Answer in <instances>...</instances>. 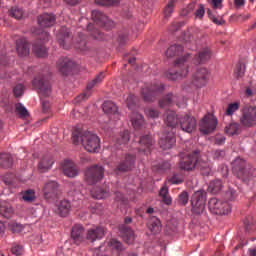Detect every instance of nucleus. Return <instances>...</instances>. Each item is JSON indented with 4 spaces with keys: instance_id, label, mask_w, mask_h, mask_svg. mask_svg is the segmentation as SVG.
<instances>
[{
    "instance_id": "nucleus-8",
    "label": "nucleus",
    "mask_w": 256,
    "mask_h": 256,
    "mask_svg": "<svg viewBox=\"0 0 256 256\" xmlns=\"http://www.w3.org/2000/svg\"><path fill=\"white\" fill-rule=\"evenodd\" d=\"M208 209L213 215H229L231 213V205L229 202L211 198L208 202Z\"/></svg>"
},
{
    "instance_id": "nucleus-22",
    "label": "nucleus",
    "mask_w": 256,
    "mask_h": 256,
    "mask_svg": "<svg viewBox=\"0 0 256 256\" xmlns=\"http://www.w3.org/2000/svg\"><path fill=\"white\" fill-rule=\"evenodd\" d=\"M105 79V74L103 72H101L100 74H98L95 79H93L90 83H88L86 89L87 91L84 92L81 96H79V101H84V99H88V97L91 95V89L95 86V85H99V83H101V81H103Z\"/></svg>"
},
{
    "instance_id": "nucleus-51",
    "label": "nucleus",
    "mask_w": 256,
    "mask_h": 256,
    "mask_svg": "<svg viewBox=\"0 0 256 256\" xmlns=\"http://www.w3.org/2000/svg\"><path fill=\"white\" fill-rule=\"evenodd\" d=\"M185 177L183 175L174 174L168 181L172 183V185H181L183 183Z\"/></svg>"
},
{
    "instance_id": "nucleus-6",
    "label": "nucleus",
    "mask_w": 256,
    "mask_h": 256,
    "mask_svg": "<svg viewBox=\"0 0 256 256\" xmlns=\"http://www.w3.org/2000/svg\"><path fill=\"white\" fill-rule=\"evenodd\" d=\"M176 67H178L179 71L170 70L167 72V77L171 81H177V79H184V77L189 75V64H187V58H178L176 60Z\"/></svg>"
},
{
    "instance_id": "nucleus-47",
    "label": "nucleus",
    "mask_w": 256,
    "mask_h": 256,
    "mask_svg": "<svg viewBox=\"0 0 256 256\" xmlns=\"http://www.w3.org/2000/svg\"><path fill=\"white\" fill-rule=\"evenodd\" d=\"M209 189H211L212 193H219V191L223 189V182H221V180L212 181L209 185Z\"/></svg>"
},
{
    "instance_id": "nucleus-29",
    "label": "nucleus",
    "mask_w": 256,
    "mask_h": 256,
    "mask_svg": "<svg viewBox=\"0 0 256 256\" xmlns=\"http://www.w3.org/2000/svg\"><path fill=\"white\" fill-rule=\"evenodd\" d=\"M135 165V156L128 155L124 162H122L116 169V173L119 171H130L132 167Z\"/></svg>"
},
{
    "instance_id": "nucleus-12",
    "label": "nucleus",
    "mask_w": 256,
    "mask_h": 256,
    "mask_svg": "<svg viewBox=\"0 0 256 256\" xmlns=\"http://www.w3.org/2000/svg\"><path fill=\"white\" fill-rule=\"evenodd\" d=\"M179 125L185 133H192L197 128V120L189 114H184L179 116Z\"/></svg>"
},
{
    "instance_id": "nucleus-9",
    "label": "nucleus",
    "mask_w": 256,
    "mask_h": 256,
    "mask_svg": "<svg viewBox=\"0 0 256 256\" xmlns=\"http://www.w3.org/2000/svg\"><path fill=\"white\" fill-rule=\"evenodd\" d=\"M242 127H255L256 125V106H245L240 117Z\"/></svg>"
},
{
    "instance_id": "nucleus-5",
    "label": "nucleus",
    "mask_w": 256,
    "mask_h": 256,
    "mask_svg": "<svg viewBox=\"0 0 256 256\" xmlns=\"http://www.w3.org/2000/svg\"><path fill=\"white\" fill-rule=\"evenodd\" d=\"M210 80L211 71L205 67H200L192 75L191 87H195V89H203V87H207Z\"/></svg>"
},
{
    "instance_id": "nucleus-10",
    "label": "nucleus",
    "mask_w": 256,
    "mask_h": 256,
    "mask_svg": "<svg viewBox=\"0 0 256 256\" xmlns=\"http://www.w3.org/2000/svg\"><path fill=\"white\" fill-rule=\"evenodd\" d=\"M103 177H105V169L103 166H92L88 168L85 173V181L88 185H95V183H99Z\"/></svg>"
},
{
    "instance_id": "nucleus-45",
    "label": "nucleus",
    "mask_w": 256,
    "mask_h": 256,
    "mask_svg": "<svg viewBox=\"0 0 256 256\" xmlns=\"http://www.w3.org/2000/svg\"><path fill=\"white\" fill-rule=\"evenodd\" d=\"M175 3H177V0H170L167 4V6L164 9V17L168 19V17H171L173 15V9L175 7Z\"/></svg>"
},
{
    "instance_id": "nucleus-1",
    "label": "nucleus",
    "mask_w": 256,
    "mask_h": 256,
    "mask_svg": "<svg viewBox=\"0 0 256 256\" xmlns=\"http://www.w3.org/2000/svg\"><path fill=\"white\" fill-rule=\"evenodd\" d=\"M72 141L75 145L81 143L88 153H99L101 147L99 136L90 131L75 130L72 134Z\"/></svg>"
},
{
    "instance_id": "nucleus-44",
    "label": "nucleus",
    "mask_w": 256,
    "mask_h": 256,
    "mask_svg": "<svg viewBox=\"0 0 256 256\" xmlns=\"http://www.w3.org/2000/svg\"><path fill=\"white\" fill-rule=\"evenodd\" d=\"M239 107H241V103L234 102L228 105V108L226 109V115L233 116L235 112L239 111Z\"/></svg>"
},
{
    "instance_id": "nucleus-19",
    "label": "nucleus",
    "mask_w": 256,
    "mask_h": 256,
    "mask_svg": "<svg viewBox=\"0 0 256 256\" xmlns=\"http://www.w3.org/2000/svg\"><path fill=\"white\" fill-rule=\"evenodd\" d=\"M58 189L59 184L56 181H48L47 183H45L43 188L45 199H53V197H56Z\"/></svg>"
},
{
    "instance_id": "nucleus-55",
    "label": "nucleus",
    "mask_w": 256,
    "mask_h": 256,
    "mask_svg": "<svg viewBox=\"0 0 256 256\" xmlns=\"http://www.w3.org/2000/svg\"><path fill=\"white\" fill-rule=\"evenodd\" d=\"M208 15L211 21H213V23L216 25H223L225 23V19H223V17L217 18L215 15H213V13H211V10H208Z\"/></svg>"
},
{
    "instance_id": "nucleus-56",
    "label": "nucleus",
    "mask_w": 256,
    "mask_h": 256,
    "mask_svg": "<svg viewBox=\"0 0 256 256\" xmlns=\"http://www.w3.org/2000/svg\"><path fill=\"white\" fill-rule=\"evenodd\" d=\"M194 15L196 19H203V17H205V6L200 4Z\"/></svg>"
},
{
    "instance_id": "nucleus-38",
    "label": "nucleus",
    "mask_w": 256,
    "mask_h": 256,
    "mask_svg": "<svg viewBox=\"0 0 256 256\" xmlns=\"http://www.w3.org/2000/svg\"><path fill=\"white\" fill-rule=\"evenodd\" d=\"M90 193L94 199H105L109 195V192L103 191V189L99 187H95L90 190Z\"/></svg>"
},
{
    "instance_id": "nucleus-57",
    "label": "nucleus",
    "mask_w": 256,
    "mask_h": 256,
    "mask_svg": "<svg viewBox=\"0 0 256 256\" xmlns=\"http://www.w3.org/2000/svg\"><path fill=\"white\" fill-rule=\"evenodd\" d=\"M145 114L150 119H157V117H159V112L157 110L153 109V108H147L145 110Z\"/></svg>"
},
{
    "instance_id": "nucleus-36",
    "label": "nucleus",
    "mask_w": 256,
    "mask_h": 256,
    "mask_svg": "<svg viewBox=\"0 0 256 256\" xmlns=\"http://www.w3.org/2000/svg\"><path fill=\"white\" fill-rule=\"evenodd\" d=\"M32 51L36 57L45 58L49 55L47 48L43 44L35 43L33 45Z\"/></svg>"
},
{
    "instance_id": "nucleus-30",
    "label": "nucleus",
    "mask_w": 256,
    "mask_h": 256,
    "mask_svg": "<svg viewBox=\"0 0 256 256\" xmlns=\"http://www.w3.org/2000/svg\"><path fill=\"white\" fill-rule=\"evenodd\" d=\"M139 143L142 145V147H144L142 148V151H144L147 155L149 151H151V147H153V143H155V141H153V138H151L150 135H146L140 137Z\"/></svg>"
},
{
    "instance_id": "nucleus-33",
    "label": "nucleus",
    "mask_w": 256,
    "mask_h": 256,
    "mask_svg": "<svg viewBox=\"0 0 256 256\" xmlns=\"http://www.w3.org/2000/svg\"><path fill=\"white\" fill-rule=\"evenodd\" d=\"M71 211V202L69 200H61L58 204V215L60 217H67Z\"/></svg>"
},
{
    "instance_id": "nucleus-63",
    "label": "nucleus",
    "mask_w": 256,
    "mask_h": 256,
    "mask_svg": "<svg viewBox=\"0 0 256 256\" xmlns=\"http://www.w3.org/2000/svg\"><path fill=\"white\" fill-rule=\"evenodd\" d=\"M213 9H222L223 2L221 0H212Z\"/></svg>"
},
{
    "instance_id": "nucleus-50",
    "label": "nucleus",
    "mask_w": 256,
    "mask_h": 256,
    "mask_svg": "<svg viewBox=\"0 0 256 256\" xmlns=\"http://www.w3.org/2000/svg\"><path fill=\"white\" fill-rule=\"evenodd\" d=\"M22 198L27 203H32V201H35V191L33 190H27L22 194Z\"/></svg>"
},
{
    "instance_id": "nucleus-32",
    "label": "nucleus",
    "mask_w": 256,
    "mask_h": 256,
    "mask_svg": "<svg viewBox=\"0 0 256 256\" xmlns=\"http://www.w3.org/2000/svg\"><path fill=\"white\" fill-rule=\"evenodd\" d=\"M161 220L157 217H152L148 222V229L151 231L153 235H157V233H161Z\"/></svg>"
},
{
    "instance_id": "nucleus-14",
    "label": "nucleus",
    "mask_w": 256,
    "mask_h": 256,
    "mask_svg": "<svg viewBox=\"0 0 256 256\" xmlns=\"http://www.w3.org/2000/svg\"><path fill=\"white\" fill-rule=\"evenodd\" d=\"M92 20L95 25H99V27H105V29H111L114 26V23L109 17L102 14L99 10L92 11Z\"/></svg>"
},
{
    "instance_id": "nucleus-40",
    "label": "nucleus",
    "mask_w": 256,
    "mask_h": 256,
    "mask_svg": "<svg viewBox=\"0 0 256 256\" xmlns=\"http://www.w3.org/2000/svg\"><path fill=\"white\" fill-rule=\"evenodd\" d=\"M175 101V97L173 94H167L165 97H163L160 102L159 105L160 107L163 109L165 107H169L171 106V104Z\"/></svg>"
},
{
    "instance_id": "nucleus-27",
    "label": "nucleus",
    "mask_w": 256,
    "mask_h": 256,
    "mask_svg": "<svg viewBox=\"0 0 256 256\" xmlns=\"http://www.w3.org/2000/svg\"><path fill=\"white\" fill-rule=\"evenodd\" d=\"M53 163H55V161L53 160V157H51V155H45L41 158L39 165H38V169L42 173H45V172L49 171V169H51V167H53Z\"/></svg>"
},
{
    "instance_id": "nucleus-16",
    "label": "nucleus",
    "mask_w": 256,
    "mask_h": 256,
    "mask_svg": "<svg viewBox=\"0 0 256 256\" xmlns=\"http://www.w3.org/2000/svg\"><path fill=\"white\" fill-rule=\"evenodd\" d=\"M175 143H177V140L175 138V132L163 133L161 135L159 145L161 149H164V151L167 149H171L173 146H175Z\"/></svg>"
},
{
    "instance_id": "nucleus-61",
    "label": "nucleus",
    "mask_w": 256,
    "mask_h": 256,
    "mask_svg": "<svg viewBox=\"0 0 256 256\" xmlns=\"http://www.w3.org/2000/svg\"><path fill=\"white\" fill-rule=\"evenodd\" d=\"M23 93H25V87L22 84H18L14 88V95H15V97H22Z\"/></svg>"
},
{
    "instance_id": "nucleus-58",
    "label": "nucleus",
    "mask_w": 256,
    "mask_h": 256,
    "mask_svg": "<svg viewBox=\"0 0 256 256\" xmlns=\"http://www.w3.org/2000/svg\"><path fill=\"white\" fill-rule=\"evenodd\" d=\"M11 251H12V254L16 256L23 255V253H25V249L23 248L22 245L13 246Z\"/></svg>"
},
{
    "instance_id": "nucleus-35",
    "label": "nucleus",
    "mask_w": 256,
    "mask_h": 256,
    "mask_svg": "<svg viewBox=\"0 0 256 256\" xmlns=\"http://www.w3.org/2000/svg\"><path fill=\"white\" fill-rule=\"evenodd\" d=\"M13 207L8 202H2L0 205V214L2 217H5L6 219H10V217H13Z\"/></svg>"
},
{
    "instance_id": "nucleus-49",
    "label": "nucleus",
    "mask_w": 256,
    "mask_h": 256,
    "mask_svg": "<svg viewBox=\"0 0 256 256\" xmlns=\"http://www.w3.org/2000/svg\"><path fill=\"white\" fill-rule=\"evenodd\" d=\"M193 11H195V3H191L182 9L181 15L182 17H191V15H193Z\"/></svg>"
},
{
    "instance_id": "nucleus-42",
    "label": "nucleus",
    "mask_w": 256,
    "mask_h": 256,
    "mask_svg": "<svg viewBox=\"0 0 256 256\" xmlns=\"http://www.w3.org/2000/svg\"><path fill=\"white\" fill-rule=\"evenodd\" d=\"M87 30L90 31V33H91L92 37H94V39H97L98 41L105 39L103 37V33H101V31H99L97 28H95L93 30V24H88Z\"/></svg>"
},
{
    "instance_id": "nucleus-28",
    "label": "nucleus",
    "mask_w": 256,
    "mask_h": 256,
    "mask_svg": "<svg viewBox=\"0 0 256 256\" xmlns=\"http://www.w3.org/2000/svg\"><path fill=\"white\" fill-rule=\"evenodd\" d=\"M132 127L137 130L145 125V118L139 112H133L130 116Z\"/></svg>"
},
{
    "instance_id": "nucleus-13",
    "label": "nucleus",
    "mask_w": 256,
    "mask_h": 256,
    "mask_svg": "<svg viewBox=\"0 0 256 256\" xmlns=\"http://www.w3.org/2000/svg\"><path fill=\"white\" fill-rule=\"evenodd\" d=\"M102 109L106 117H108L109 123H111V121H119V119H121L119 108H117V105L113 103V101H105L102 105Z\"/></svg>"
},
{
    "instance_id": "nucleus-3",
    "label": "nucleus",
    "mask_w": 256,
    "mask_h": 256,
    "mask_svg": "<svg viewBox=\"0 0 256 256\" xmlns=\"http://www.w3.org/2000/svg\"><path fill=\"white\" fill-rule=\"evenodd\" d=\"M232 169L234 175L247 183V185H255L256 183V170L255 168L247 167V163L242 158H236L232 162Z\"/></svg>"
},
{
    "instance_id": "nucleus-7",
    "label": "nucleus",
    "mask_w": 256,
    "mask_h": 256,
    "mask_svg": "<svg viewBox=\"0 0 256 256\" xmlns=\"http://www.w3.org/2000/svg\"><path fill=\"white\" fill-rule=\"evenodd\" d=\"M207 201V192L200 190L194 192L191 198L192 213L201 215L205 211V203Z\"/></svg>"
},
{
    "instance_id": "nucleus-52",
    "label": "nucleus",
    "mask_w": 256,
    "mask_h": 256,
    "mask_svg": "<svg viewBox=\"0 0 256 256\" xmlns=\"http://www.w3.org/2000/svg\"><path fill=\"white\" fill-rule=\"evenodd\" d=\"M118 145H125L129 143V131H124L120 134V138L117 140Z\"/></svg>"
},
{
    "instance_id": "nucleus-37",
    "label": "nucleus",
    "mask_w": 256,
    "mask_h": 256,
    "mask_svg": "<svg viewBox=\"0 0 256 256\" xmlns=\"http://www.w3.org/2000/svg\"><path fill=\"white\" fill-rule=\"evenodd\" d=\"M13 165V157L9 153L0 154V167H11Z\"/></svg>"
},
{
    "instance_id": "nucleus-54",
    "label": "nucleus",
    "mask_w": 256,
    "mask_h": 256,
    "mask_svg": "<svg viewBox=\"0 0 256 256\" xmlns=\"http://www.w3.org/2000/svg\"><path fill=\"white\" fill-rule=\"evenodd\" d=\"M11 17H14V19H23V9L21 8H12L10 10Z\"/></svg>"
},
{
    "instance_id": "nucleus-15",
    "label": "nucleus",
    "mask_w": 256,
    "mask_h": 256,
    "mask_svg": "<svg viewBox=\"0 0 256 256\" xmlns=\"http://www.w3.org/2000/svg\"><path fill=\"white\" fill-rule=\"evenodd\" d=\"M105 237V228L102 226H93L92 228H89L86 233V241H89L90 243H95V241H99Z\"/></svg>"
},
{
    "instance_id": "nucleus-62",
    "label": "nucleus",
    "mask_w": 256,
    "mask_h": 256,
    "mask_svg": "<svg viewBox=\"0 0 256 256\" xmlns=\"http://www.w3.org/2000/svg\"><path fill=\"white\" fill-rule=\"evenodd\" d=\"M236 77H243V75H245V66L244 64H239L235 71H234Z\"/></svg>"
},
{
    "instance_id": "nucleus-4",
    "label": "nucleus",
    "mask_w": 256,
    "mask_h": 256,
    "mask_svg": "<svg viewBox=\"0 0 256 256\" xmlns=\"http://www.w3.org/2000/svg\"><path fill=\"white\" fill-rule=\"evenodd\" d=\"M32 85L34 89L38 90V93L41 96L42 109L47 113V111H49L50 104L49 101L43 100V97H49V95H51V84L49 83V79L45 76H38L34 78Z\"/></svg>"
},
{
    "instance_id": "nucleus-2",
    "label": "nucleus",
    "mask_w": 256,
    "mask_h": 256,
    "mask_svg": "<svg viewBox=\"0 0 256 256\" xmlns=\"http://www.w3.org/2000/svg\"><path fill=\"white\" fill-rule=\"evenodd\" d=\"M198 167L202 175H211V162L208 161L207 156L199 158V150L194 151L188 155L186 160L180 162V169L184 171H193Z\"/></svg>"
},
{
    "instance_id": "nucleus-20",
    "label": "nucleus",
    "mask_w": 256,
    "mask_h": 256,
    "mask_svg": "<svg viewBox=\"0 0 256 256\" xmlns=\"http://www.w3.org/2000/svg\"><path fill=\"white\" fill-rule=\"evenodd\" d=\"M85 229L83 228V225L76 224L72 227L71 237L73 239V243L75 245H81L83 241H85V237H83Z\"/></svg>"
},
{
    "instance_id": "nucleus-43",
    "label": "nucleus",
    "mask_w": 256,
    "mask_h": 256,
    "mask_svg": "<svg viewBox=\"0 0 256 256\" xmlns=\"http://www.w3.org/2000/svg\"><path fill=\"white\" fill-rule=\"evenodd\" d=\"M8 227L12 231V233H23V230L25 229V226L23 224L17 222H10L8 224Z\"/></svg>"
},
{
    "instance_id": "nucleus-39",
    "label": "nucleus",
    "mask_w": 256,
    "mask_h": 256,
    "mask_svg": "<svg viewBox=\"0 0 256 256\" xmlns=\"http://www.w3.org/2000/svg\"><path fill=\"white\" fill-rule=\"evenodd\" d=\"M180 53H183V46L172 45L166 51V57H175V55H179Z\"/></svg>"
},
{
    "instance_id": "nucleus-31",
    "label": "nucleus",
    "mask_w": 256,
    "mask_h": 256,
    "mask_svg": "<svg viewBox=\"0 0 256 256\" xmlns=\"http://www.w3.org/2000/svg\"><path fill=\"white\" fill-rule=\"evenodd\" d=\"M57 39L60 47H62L63 49H69V47L65 45V43L69 41V29L63 27L57 35Z\"/></svg>"
},
{
    "instance_id": "nucleus-17",
    "label": "nucleus",
    "mask_w": 256,
    "mask_h": 256,
    "mask_svg": "<svg viewBox=\"0 0 256 256\" xmlns=\"http://www.w3.org/2000/svg\"><path fill=\"white\" fill-rule=\"evenodd\" d=\"M163 89H165V86H163V85L159 86V84H155L151 88H149V87L143 88L142 95H143L144 101H153V97L155 95H158V93H161V91H163Z\"/></svg>"
},
{
    "instance_id": "nucleus-18",
    "label": "nucleus",
    "mask_w": 256,
    "mask_h": 256,
    "mask_svg": "<svg viewBox=\"0 0 256 256\" xmlns=\"http://www.w3.org/2000/svg\"><path fill=\"white\" fill-rule=\"evenodd\" d=\"M62 170L64 175H66V177L73 178L79 175V168H77V165H75V162L71 160H65L62 163Z\"/></svg>"
},
{
    "instance_id": "nucleus-41",
    "label": "nucleus",
    "mask_w": 256,
    "mask_h": 256,
    "mask_svg": "<svg viewBox=\"0 0 256 256\" xmlns=\"http://www.w3.org/2000/svg\"><path fill=\"white\" fill-rule=\"evenodd\" d=\"M160 195L165 205H171V203H173V200L169 197V188H167V186H163L160 189Z\"/></svg>"
},
{
    "instance_id": "nucleus-25",
    "label": "nucleus",
    "mask_w": 256,
    "mask_h": 256,
    "mask_svg": "<svg viewBox=\"0 0 256 256\" xmlns=\"http://www.w3.org/2000/svg\"><path fill=\"white\" fill-rule=\"evenodd\" d=\"M16 50L19 57H27L30 52L29 42L26 38H21L16 43Z\"/></svg>"
},
{
    "instance_id": "nucleus-59",
    "label": "nucleus",
    "mask_w": 256,
    "mask_h": 256,
    "mask_svg": "<svg viewBox=\"0 0 256 256\" xmlns=\"http://www.w3.org/2000/svg\"><path fill=\"white\" fill-rule=\"evenodd\" d=\"M126 103L130 109H133V107H135V104L137 103V96L129 95L126 98Z\"/></svg>"
},
{
    "instance_id": "nucleus-48",
    "label": "nucleus",
    "mask_w": 256,
    "mask_h": 256,
    "mask_svg": "<svg viewBox=\"0 0 256 256\" xmlns=\"http://www.w3.org/2000/svg\"><path fill=\"white\" fill-rule=\"evenodd\" d=\"M16 112L22 119L29 117V111H27V108H25L21 103L16 104Z\"/></svg>"
},
{
    "instance_id": "nucleus-21",
    "label": "nucleus",
    "mask_w": 256,
    "mask_h": 256,
    "mask_svg": "<svg viewBox=\"0 0 256 256\" xmlns=\"http://www.w3.org/2000/svg\"><path fill=\"white\" fill-rule=\"evenodd\" d=\"M76 65L75 62L71 61L69 58H61L57 62V69L60 73L67 74L69 71H73Z\"/></svg>"
},
{
    "instance_id": "nucleus-34",
    "label": "nucleus",
    "mask_w": 256,
    "mask_h": 256,
    "mask_svg": "<svg viewBox=\"0 0 256 256\" xmlns=\"http://www.w3.org/2000/svg\"><path fill=\"white\" fill-rule=\"evenodd\" d=\"M213 56V53L211 52V49L204 48L200 54L195 58L194 63L196 65H199V63H205V61H209L211 57Z\"/></svg>"
},
{
    "instance_id": "nucleus-24",
    "label": "nucleus",
    "mask_w": 256,
    "mask_h": 256,
    "mask_svg": "<svg viewBox=\"0 0 256 256\" xmlns=\"http://www.w3.org/2000/svg\"><path fill=\"white\" fill-rule=\"evenodd\" d=\"M164 122L167 127H171V129H175L176 125H179V116L173 110H168L164 114Z\"/></svg>"
},
{
    "instance_id": "nucleus-23",
    "label": "nucleus",
    "mask_w": 256,
    "mask_h": 256,
    "mask_svg": "<svg viewBox=\"0 0 256 256\" xmlns=\"http://www.w3.org/2000/svg\"><path fill=\"white\" fill-rule=\"evenodd\" d=\"M119 231L123 241H125V243H128V245H131V243L135 241V232H133L131 228L127 227V225H120Z\"/></svg>"
},
{
    "instance_id": "nucleus-53",
    "label": "nucleus",
    "mask_w": 256,
    "mask_h": 256,
    "mask_svg": "<svg viewBox=\"0 0 256 256\" xmlns=\"http://www.w3.org/2000/svg\"><path fill=\"white\" fill-rule=\"evenodd\" d=\"M96 5H101L102 7L109 5H119V0H95Z\"/></svg>"
},
{
    "instance_id": "nucleus-64",
    "label": "nucleus",
    "mask_w": 256,
    "mask_h": 256,
    "mask_svg": "<svg viewBox=\"0 0 256 256\" xmlns=\"http://www.w3.org/2000/svg\"><path fill=\"white\" fill-rule=\"evenodd\" d=\"M216 145H223L225 143V136L218 135L215 138Z\"/></svg>"
},
{
    "instance_id": "nucleus-46",
    "label": "nucleus",
    "mask_w": 256,
    "mask_h": 256,
    "mask_svg": "<svg viewBox=\"0 0 256 256\" xmlns=\"http://www.w3.org/2000/svg\"><path fill=\"white\" fill-rule=\"evenodd\" d=\"M237 131H239L238 123H230L225 127V133H227V135H237Z\"/></svg>"
},
{
    "instance_id": "nucleus-60",
    "label": "nucleus",
    "mask_w": 256,
    "mask_h": 256,
    "mask_svg": "<svg viewBox=\"0 0 256 256\" xmlns=\"http://www.w3.org/2000/svg\"><path fill=\"white\" fill-rule=\"evenodd\" d=\"M179 203L180 205H187L189 203V194L187 192H182L179 195Z\"/></svg>"
},
{
    "instance_id": "nucleus-26",
    "label": "nucleus",
    "mask_w": 256,
    "mask_h": 256,
    "mask_svg": "<svg viewBox=\"0 0 256 256\" xmlns=\"http://www.w3.org/2000/svg\"><path fill=\"white\" fill-rule=\"evenodd\" d=\"M55 21H57L55 15L49 13H44L38 17L40 27H53V25H55Z\"/></svg>"
},
{
    "instance_id": "nucleus-11",
    "label": "nucleus",
    "mask_w": 256,
    "mask_h": 256,
    "mask_svg": "<svg viewBox=\"0 0 256 256\" xmlns=\"http://www.w3.org/2000/svg\"><path fill=\"white\" fill-rule=\"evenodd\" d=\"M217 129V117L214 115L208 114L206 115L200 124V132L203 135H209V133H213Z\"/></svg>"
}]
</instances>
